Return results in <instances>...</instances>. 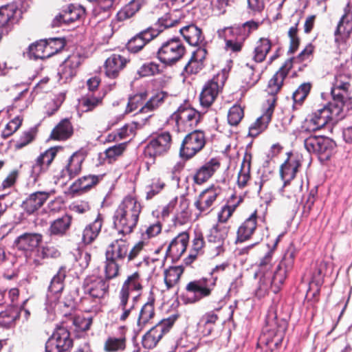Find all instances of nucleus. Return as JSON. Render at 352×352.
Segmentation results:
<instances>
[{
  "instance_id": "bb28decb",
  "label": "nucleus",
  "mask_w": 352,
  "mask_h": 352,
  "mask_svg": "<svg viewBox=\"0 0 352 352\" xmlns=\"http://www.w3.org/2000/svg\"><path fill=\"white\" fill-rule=\"evenodd\" d=\"M189 238L188 232L179 233L168 244L166 250V256L170 258L173 261H178L186 251Z\"/></svg>"
},
{
  "instance_id": "774afa93",
  "label": "nucleus",
  "mask_w": 352,
  "mask_h": 352,
  "mask_svg": "<svg viewBox=\"0 0 352 352\" xmlns=\"http://www.w3.org/2000/svg\"><path fill=\"white\" fill-rule=\"evenodd\" d=\"M273 251L269 250L264 256H263L258 263V273L265 276L268 274L269 271L271 270L273 265Z\"/></svg>"
},
{
  "instance_id": "37998d69",
  "label": "nucleus",
  "mask_w": 352,
  "mask_h": 352,
  "mask_svg": "<svg viewBox=\"0 0 352 352\" xmlns=\"http://www.w3.org/2000/svg\"><path fill=\"white\" fill-rule=\"evenodd\" d=\"M205 240L201 232H195L191 242V248L188 256L185 258L184 263L186 265H191L199 255L204 253Z\"/></svg>"
},
{
  "instance_id": "39448f33",
  "label": "nucleus",
  "mask_w": 352,
  "mask_h": 352,
  "mask_svg": "<svg viewBox=\"0 0 352 352\" xmlns=\"http://www.w3.org/2000/svg\"><path fill=\"white\" fill-rule=\"evenodd\" d=\"M145 245L146 243L143 240L138 241L131 247L130 242L126 239H114L107 246L104 256L122 263H128L138 257Z\"/></svg>"
},
{
  "instance_id": "412c9836",
  "label": "nucleus",
  "mask_w": 352,
  "mask_h": 352,
  "mask_svg": "<svg viewBox=\"0 0 352 352\" xmlns=\"http://www.w3.org/2000/svg\"><path fill=\"white\" fill-rule=\"evenodd\" d=\"M43 236L38 232H25L14 241V248L21 252L26 258L32 256L35 250L41 245Z\"/></svg>"
},
{
  "instance_id": "4c0bfd02",
  "label": "nucleus",
  "mask_w": 352,
  "mask_h": 352,
  "mask_svg": "<svg viewBox=\"0 0 352 352\" xmlns=\"http://www.w3.org/2000/svg\"><path fill=\"white\" fill-rule=\"evenodd\" d=\"M103 223V217L98 214L92 222L85 227L82 234V241L85 245H91L95 241L101 232Z\"/></svg>"
},
{
  "instance_id": "393cba45",
  "label": "nucleus",
  "mask_w": 352,
  "mask_h": 352,
  "mask_svg": "<svg viewBox=\"0 0 352 352\" xmlns=\"http://www.w3.org/2000/svg\"><path fill=\"white\" fill-rule=\"evenodd\" d=\"M352 33V9L350 3L344 8V14L340 18L335 30V42L339 45L346 44Z\"/></svg>"
},
{
  "instance_id": "dca6fc26",
  "label": "nucleus",
  "mask_w": 352,
  "mask_h": 352,
  "mask_svg": "<svg viewBox=\"0 0 352 352\" xmlns=\"http://www.w3.org/2000/svg\"><path fill=\"white\" fill-rule=\"evenodd\" d=\"M87 155L88 152L83 148L74 152L64 163L57 175L58 179L72 180L78 176L82 170V165Z\"/></svg>"
},
{
  "instance_id": "3c124183",
  "label": "nucleus",
  "mask_w": 352,
  "mask_h": 352,
  "mask_svg": "<svg viewBox=\"0 0 352 352\" xmlns=\"http://www.w3.org/2000/svg\"><path fill=\"white\" fill-rule=\"evenodd\" d=\"M256 66L257 64L254 63H247L243 68V82L248 88L254 86L261 78V75L263 72L256 74Z\"/></svg>"
},
{
  "instance_id": "5701e85b",
  "label": "nucleus",
  "mask_w": 352,
  "mask_h": 352,
  "mask_svg": "<svg viewBox=\"0 0 352 352\" xmlns=\"http://www.w3.org/2000/svg\"><path fill=\"white\" fill-rule=\"evenodd\" d=\"M305 147L309 153L326 154L328 158L336 148V142L324 135H310L304 142Z\"/></svg>"
},
{
  "instance_id": "20e7f679",
  "label": "nucleus",
  "mask_w": 352,
  "mask_h": 352,
  "mask_svg": "<svg viewBox=\"0 0 352 352\" xmlns=\"http://www.w3.org/2000/svg\"><path fill=\"white\" fill-rule=\"evenodd\" d=\"M83 289L85 295L92 299V305H87L89 299L85 297L81 300L82 306L86 312L96 311L102 300L109 294V283L101 276H90L85 279Z\"/></svg>"
},
{
  "instance_id": "c03bdc74",
  "label": "nucleus",
  "mask_w": 352,
  "mask_h": 352,
  "mask_svg": "<svg viewBox=\"0 0 352 352\" xmlns=\"http://www.w3.org/2000/svg\"><path fill=\"white\" fill-rule=\"evenodd\" d=\"M148 0H131L120 10L116 17L118 21H124L133 16L143 6L147 4Z\"/></svg>"
},
{
  "instance_id": "7ed1b4c3",
  "label": "nucleus",
  "mask_w": 352,
  "mask_h": 352,
  "mask_svg": "<svg viewBox=\"0 0 352 352\" xmlns=\"http://www.w3.org/2000/svg\"><path fill=\"white\" fill-rule=\"evenodd\" d=\"M261 23L254 20L248 21L242 24H234L225 27L217 31L218 36L225 41V49L233 53L241 52L245 41L256 31Z\"/></svg>"
},
{
  "instance_id": "cd10ccee",
  "label": "nucleus",
  "mask_w": 352,
  "mask_h": 352,
  "mask_svg": "<svg viewBox=\"0 0 352 352\" xmlns=\"http://www.w3.org/2000/svg\"><path fill=\"white\" fill-rule=\"evenodd\" d=\"M258 218V211L255 210L239 225L236 230V243H244L252 238L257 228Z\"/></svg>"
},
{
  "instance_id": "0e129e2a",
  "label": "nucleus",
  "mask_w": 352,
  "mask_h": 352,
  "mask_svg": "<svg viewBox=\"0 0 352 352\" xmlns=\"http://www.w3.org/2000/svg\"><path fill=\"white\" fill-rule=\"evenodd\" d=\"M300 21L298 20L293 26L288 30V36L289 38V46L287 54H293L298 49L300 44V38L298 36V24Z\"/></svg>"
},
{
  "instance_id": "0eeeda50",
  "label": "nucleus",
  "mask_w": 352,
  "mask_h": 352,
  "mask_svg": "<svg viewBox=\"0 0 352 352\" xmlns=\"http://www.w3.org/2000/svg\"><path fill=\"white\" fill-rule=\"evenodd\" d=\"M186 54V48L178 37H172L162 43L156 52V58L165 67H173Z\"/></svg>"
},
{
  "instance_id": "13d9d810",
  "label": "nucleus",
  "mask_w": 352,
  "mask_h": 352,
  "mask_svg": "<svg viewBox=\"0 0 352 352\" xmlns=\"http://www.w3.org/2000/svg\"><path fill=\"white\" fill-rule=\"evenodd\" d=\"M17 11L16 7L14 4H7L0 7V28L9 25L14 19Z\"/></svg>"
},
{
  "instance_id": "f257e3e1",
  "label": "nucleus",
  "mask_w": 352,
  "mask_h": 352,
  "mask_svg": "<svg viewBox=\"0 0 352 352\" xmlns=\"http://www.w3.org/2000/svg\"><path fill=\"white\" fill-rule=\"evenodd\" d=\"M142 210V206L135 196L124 197L113 214V223L119 234L126 236L134 232Z\"/></svg>"
},
{
  "instance_id": "ddd939ff",
  "label": "nucleus",
  "mask_w": 352,
  "mask_h": 352,
  "mask_svg": "<svg viewBox=\"0 0 352 352\" xmlns=\"http://www.w3.org/2000/svg\"><path fill=\"white\" fill-rule=\"evenodd\" d=\"M288 273L285 269L277 265L272 275L269 273L267 275L261 276L256 292V295L260 297L264 296L270 289L274 294L278 293L284 284Z\"/></svg>"
},
{
  "instance_id": "a878e982",
  "label": "nucleus",
  "mask_w": 352,
  "mask_h": 352,
  "mask_svg": "<svg viewBox=\"0 0 352 352\" xmlns=\"http://www.w3.org/2000/svg\"><path fill=\"white\" fill-rule=\"evenodd\" d=\"M221 162L217 157H212L197 168L192 176V181L197 185L206 183L220 169Z\"/></svg>"
},
{
  "instance_id": "2eb2a0df",
  "label": "nucleus",
  "mask_w": 352,
  "mask_h": 352,
  "mask_svg": "<svg viewBox=\"0 0 352 352\" xmlns=\"http://www.w3.org/2000/svg\"><path fill=\"white\" fill-rule=\"evenodd\" d=\"M72 346L69 331L62 324L57 325L45 343V352H69Z\"/></svg>"
},
{
  "instance_id": "864d4df0",
  "label": "nucleus",
  "mask_w": 352,
  "mask_h": 352,
  "mask_svg": "<svg viewBox=\"0 0 352 352\" xmlns=\"http://www.w3.org/2000/svg\"><path fill=\"white\" fill-rule=\"evenodd\" d=\"M167 97L168 94L166 92L163 91H157L140 109L139 113H147L157 109L164 102Z\"/></svg>"
},
{
  "instance_id": "4468645a",
  "label": "nucleus",
  "mask_w": 352,
  "mask_h": 352,
  "mask_svg": "<svg viewBox=\"0 0 352 352\" xmlns=\"http://www.w3.org/2000/svg\"><path fill=\"white\" fill-rule=\"evenodd\" d=\"M226 80L225 74L221 72L214 75L204 84L199 95L200 104L202 107L208 108L214 103L222 91Z\"/></svg>"
},
{
  "instance_id": "f3484780",
  "label": "nucleus",
  "mask_w": 352,
  "mask_h": 352,
  "mask_svg": "<svg viewBox=\"0 0 352 352\" xmlns=\"http://www.w3.org/2000/svg\"><path fill=\"white\" fill-rule=\"evenodd\" d=\"M172 138L170 133H158L152 138L146 146L144 154L149 162L154 164L157 157L163 156L170 150Z\"/></svg>"
},
{
  "instance_id": "c85d7f7f",
  "label": "nucleus",
  "mask_w": 352,
  "mask_h": 352,
  "mask_svg": "<svg viewBox=\"0 0 352 352\" xmlns=\"http://www.w3.org/2000/svg\"><path fill=\"white\" fill-rule=\"evenodd\" d=\"M130 62V60L125 56L113 54L108 57L104 64V74L111 79H116L119 77L122 71Z\"/></svg>"
},
{
  "instance_id": "72a5a7b5",
  "label": "nucleus",
  "mask_w": 352,
  "mask_h": 352,
  "mask_svg": "<svg viewBox=\"0 0 352 352\" xmlns=\"http://www.w3.org/2000/svg\"><path fill=\"white\" fill-rule=\"evenodd\" d=\"M82 63V57L76 54L69 56L60 66L58 74L65 82L76 76L78 69Z\"/></svg>"
},
{
  "instance_id": "09e8293b",
  "label": "nucleus",
  "mask_w": 352,
  "mask_h": 352,
  "mask_svg": "<svg viewBox=\"0 0 352 352\" xmlns=\"http://www.w3.org/2000/svg\"><path fill=\"white\" fill-rule=\"evenodd\" d=\"M184 273L182 265L170 266L164 272V281L168 290L175 287Z\"/></svg>"
},
{
  "instance_id": "7c9ffc66",
  "label": "nucleus",
  "mask_w": 352,
  "mask_h": 352,
  "mask_svg": "<svg viewBox=\"0 0 352 352\" xmlns=\"http://www.w3.org/2000/svg\"><path fill=\"white\" fill-rule=\"evenodd\" d=\"M85 14V9L80 5L70 4L52 21V27H60L63 24H69L80 19Z\"/></svg>"
},
{
  "instance_id": "f704fd0d",
  "label": "nucleus",
  "mask_w": 352,
  "mask_h": 352,
  "mask_svg": "<svg viewBox=\"0 0 352 352\" xmlns=\"http://www.w3.org/2000/svg\"><path fill=\"white\" fill-rule=\"evenodd\" d=\"M273 42L269 37H260L255 42L252 51V61L256 64L264 63L272 50Z\"/></svg>"
},
{
  "instance_id": "c9c22d12",
  "label": "nucleus",
  "mask_w": 352,
  "mask_h": 352,
  "mask_svg": "<svg viewBox=\"0 0 352 352\" xmlns=\"http://www.w3.org/2000/svg\"><path fill=\"white\" fill-rule=\"evenodd\" d=\"M73 217L65 214L50 222L48 233L51 236L63 237L67 236L72 224Z\"/></svg>"
},
{
  "instance_id": "8fccbe9b",
  "label": "nucleus",
  "mask_w": 352,
  "mask_h": 352,
  "mask_svg": "<svg viewBox=\"0 0 352 352\" xmlns=\"http://www.w3.org/2000/svg\"><path fill=\"white\" fill-rule=\"evenodd\" d=\"M104 263L103 278L108 282L116 278L120 275L121 267L124 264L109 257H105Z\"/></svg>"
},
{
  "instance_id": "49530a36",
  "label": "nucleus",
  "mask_w": 352,
  "mask_h": 352,
  "mask_svg": "<svg viewBox=\"0 0 352 352\" xmlns=\"http://www.w3.org/2000/svg\"><path fill=\"white\" fill-rule=\"evenodd\" d=\"M219 316L213 311L204 314L200 318L198 327L204 336H210L214 331Z\"/></svg>"
},
{
  "instance_id": "a211bd4d",
  "label": "nucleus",
  "mask_w": 352,
  "mask_h": 352,
  "mask_svg": "<svg viewBox=\"0 0 352 352\" xmlns=\"http://www.w3.org/2000/svg\"><path fill=\"white\" fill-rule=\"evenodd\" d=\"M205 144L204 133H188L182 142L179 157L184 161H188L201 151Z\"/></svg>"
},
{
  "instance_id": "052dcab7",
  "label": "nucleus",
  "mask_w": 352,
  "mask_h": 352,
  "mask_svg": "<svg viewBox=\"0 0 352 352\" xmlns=\"http://www.w3.org/2000/svg\"><path fill=\"white\" fill-rule=\"evenodd\" d=\"M327 270V263L324 261H318L312 268L311 282L316 286H321L324 283V278Z\"/></svg>"
},
{
  "instance_id": "6ab92c4d",
  "label": "nucleus",
  "mask_w": 352,
  "mask_h": 352,
  "mask_svg": "<svg viewBox=\"0 0 352 352\" xmlns=\"http://www.w3.org/2000/svg\"><path fill=\"white\" fill-rule=\"evenodd\" d=\"M171 120L175 121L177 132H203L194 129L199 122V116L193 109L180 107L172 116Z\"/></svg>"
},
{
  "instance_id": "a19ab883",
  "label": "nucleus",
  "mask_w": 352,
  "mask_h": 352,
  "mask_svg": "<svg viewBox=\"0 0 352 352\" xmlns=\"http://www.w3.org/2000/svg\"><path fill=\"white\" fill-rule=\"evenodd\" d=\"M120 329L121 332L118 337L109 336L106 339L103 346V349L105 352L123 351L126 349L127 342L126 329L124 327Z\"/></svg>"
},
{
  "instance_id": "e2e57ef3",
  "label": "nucleus",
  "mask_w": 352,
  "mask_h": 352,
  "mask_svg": "<svg viewBox=\"0 0 352 352\" xmlns=\"http://www.w3.org/2000/svg\"><path fill=\"white\" fill-rule=\"evenodd\" d=\"M312 85L310 82H303L293 93L292 98L294 101V107L302 106L305 100L309 94Z\"/></svg>"
},
{
  "instance_id": "5fc2aeb1",
  "label": "nucleus",
  "mask_w": 352,
  "mask_h": 352,
  "mask_svg": "<svg viewBox=\"0 0 352 352\" xmlns=\"http://www.w3.org/2000/svg\"><path fill=\"white\" fill-rule=\"evenodd\" d=\"M72 324L74 327V331L78 334L85 333L91 329L93 324V318H86L82 315H74L71 317Z\"/></svg>"
},
{
  "instance_id": "de8ad7c7",
  "label": "nucleus",
  "mask_w": 352,
  "mask_h": 352,
  "mask_svg": "<svg viewBox=\"0 0 352 352\" xmlns=\"http://www.w3.org/2000/svg\"><path fill=\"white\" fill-rule=\"evenodd\" d=\"M252 158L251 153H245L237 178V185L240 188L245 187L250 179Z\"/></svg>"
},
{
  "instance_id": "f03ea898",
  "label": "nucleus",
  "mask_w": 352,
  "mask_h": 352,
  "mask_svg": "<svg viewBox=\"0 0 352 352\" xmlns=\"http://www.w3.org/2000/svg\"><path fill=\"white\" fill-rule=\"evenodd\" d=\"M144 289L142 274L137 270L127 276L123 282L119 292L118 310L121 311L119 319L124 322L135 308V302L138 300Z\"/></svg>"
},
{
  "instance_id": "e433bc0d",
  "label": "nucleus",
  "mask_w": 352,
  "mask_h": 352,
  "mask_svg": "<svg viewBox=\"0 0 352 352\" xmlns=\"http://www.w3.org/2000/svg\"><path fill=\"white\" fill-rule=\"evenodd\" d=\"M52 192L37 191L30 194L22 203V208L29 214L41 208L48 199Z\"/></svg>"
},
{
  "instance_id": "69168bd1",
  "label": "nucleus",
  "mask_w": 352,
  "mask_h": 352,
  "mask_svg": "<svg viewBox=\"0 0 352 352\" xmlns=\"http://www.w3.org/2000/svg\"><path fill=\"white\" fill-rule=\"evenodd\" d=\"M315 50L316 46L314 45L311 43H308L297 56L291 57L288 59H292V66L294 63H311L314 57Z\"/></svg>"
},
{
  "instance_id": "6e6d98bb",
  "label": "nucleus",
  "mask_w": 352,
  "mask_h": 352,
  "mask_svg": "<svg viewBox=\"0 0 352 352\" xmlns=\"http://www.w3.org/2000/svg\"><path fill=\"white\" fill-rule=\"evenodd\" d=\"M80 102L83 111L89 112L102 104L103 97L100 95L96 96L94 94H87L82 97Z\"/></svg>"
},
{
  "instance_id": "4be33fe9",
  "label": "nucleus",
  "mask_w": 352,
  "mask_h": 352,
  "mask_svg": "<svg viewBox=\"0 0 352 352\" xmlns=\"http://www.w3.org/2000/svg\"><path fill=\"white\" fill-rule=\"evenodd\" d=\"M161 33V30H155L154 27H148L131 37L128 41L126 48L130 53L137 54Z\"/></svg>"
},
{
  "instance_id": "4d7b16f0",
  "label": "nucleus",
  "mask_w": 352,
  "mask_h": 352,
  "mask_svg": "<svg viewBox=\"0 0 352 352\" xmlns=\"http://www.w3.org/2000/svg\"><path fill=\"white\" fill-rule=\"evenodd\" d=\"M45 40L49 58L62 52L67 45V41L64 37H54Z\"/></svg>"
},
{
  "instance_id": "473e14b6",
  "label": "nucleus",
  "mask_w": 352,
  "mask_h": 352,
  "mask_svg": "<svg viewBox=\"0 0 352 352\" xmlns=\"http://www.w3.org/2000/svg\"><path fill=\"white\" fill-rule=\"evenodd\" d=\"M155 296L153 291L147 298V301L143 304L139 311L137 324L139 327L143 328L151 324L156 316Z\"/></svg>"
},
{
  "instance_id": "2f4dec72",
  "label": "nucleus",
  "mask_w": 352,
  "mask_h": 352,
  "mask_svg": "<svg viewBox=\"0 0 352 352\" xmlns=\"http://www.w3.org/2000/svg\"><path fill=\"white\" fill-rule=\"evenodd\" d=\"M60 146H52L41 153L35 160L32 166V173L36 175L45 172L52 164L58 152L63 150Z\"/></svg>"
},
{
  "instance_id": "6e6552de",
  "label": "nucleus",
  "mask_w": 352,
  "mask_h": 352,
  "mask_svg": "<svg viewBox=\"0 0 352 352\" xmlns=\"http://www.w3.org/2000/svg\"><path fill=\"white\" fill-rule=\"evenodd\" d=\"M179 318V314H174L162 319L152 327L142 338L143 348L148 350L155 348L163 338L170 332Z\"/></svg>"
},
{
  "instance_id": "79ce46f5",
  "label": "nucleus",
  "mask_w": 352,
  "mask_h": 352,
  "mask_svg": "<svg viewBox=\"0 0 352 352\" xmlns=\"http://www.w3.org/2000/svg\"><path fill=\"white\" fill-rule=\"evenodd\" d=\"M268 107L264 113L258 117L256 121L250 126V131H256L257 132H263L267 129V126L272 120L274 113L276 99L274 98L272 101L268 100Z\"/></svg>"
},
{
  "instance_id": "a18cd8bd",
  "label": "nucleus",
  "mask_w": 352,
  "mask_h": 352,
  "mask_svg": "<svg viewBox=\"0 0 352 352\" xmlns=\"http://www.w3.org/2000/svg\"><path fill=\"white\" fill-rule=\"evenodd\" d=\"M67 269L65 265L60 266L53 276L48 286V292L53 294H60L65 288V280L67 274Z\"/></svg>"
},
{
  "instance_id": "bf43d9fd",
  "label": "nucleus",
  "mask_w": 352,
  "mask_h": 352,
  "mask_svg": "<svg viewBox=\"0 0 352 352\" xmlns=\"http://www.w3.org/2000/svg\"><path fill=\"white\" fill-rule=\"evenodd\" d=\"M128 142H124L109 146L104 151L105 159L109 164L115 162L118 157L122 156L127 147Z\"/></svg>"
},
{
  "instance_id": "680f3d73",
  "label": "nucleus",
  "mask_w": 352,
  "mask_h": 352,
  "mask_svg": "<svg viewBox=\"0 0 352 352\" xmlns=\"http://www.w3.org/2000/svg\"><path fill=\"white\" fill-rule=\"evenodd\" d=\"M147 97V91H142L130 96L125 109V113H131L137 110L139 107L141 109L142 107L144 105Z\"/></svg>"
},
{
  "instance_id": "b1692460",
  "label": "nucleus",
  "mask_w": 352,
  "mask_h": 352,
  "mask_svg": "<svg viewBox=\"0 0 352 352\" xmlns=\"http://www.w3.org/2000/svg\"><path fill=\"white\" fill-rule=\"evenodd\" d=\"M292 69V59H287L269 80L267 86V92L272 96V100L282 89L284 81Z\"/></svg>"
},
{
  "instance_id": "ea45409f",
  "label": "nucleus",
  "mask_w": 352,
  "mask_h": 352,
  "mask_svg": "<svg viewBox=\"0 0 352 352\" xmlns=\"http://www.w3.org/2000/svg\"><path fill=\"white\" fill-rule=\"evenodd\" d=\"M180 34L184 40L190 45H201L204 42V35L201 28L195 24H190L182 28L179 30Z\"/></svg>"
},
{
  "instance_id": "338daca9",
  "label": "nucleus",
  "mask_w": 352,
  "mask_h": 352,
  "mask_svg": "<svg viewBox=\"0 0 352 352\" xmlns=\"http://www.w3.org/2000/svg\"><path fill=\"white\" fill-rule=\"evenodd\" d=\"M36 133H21L19 137L12 140L15 150H20L29 145L36 139Z\"/></svg>"
},
{
  "instance_id": "603ef678",
  "label": "nucleus",
  "mask_w": 352,
  "mask_h": 352,
  "mask_svg": "<svg viewBox=\"0 0 352 352\" xmlns=\"http://www.w3.org/2000/svg\"><path fill=\"white\" fill-rule=\"evenodd\" d=\"M28 56L34 59H46L49 58L45 39H41L32 43L28 47Z\"/></svg>"
},
{
  "instance_id": "c756f323",
  "label": "nucleus",
  "mask_w": 352,
  "mask_h": 352,
  "mask_svg": "<svg viewBox=\"0 0 352 352\" xmlns=\"http://www.w3.org/2000/svg\"><path fill=\"white\" fill-rule=\"evenodd\" d=\"M103 179V175L89 174L78 177L69 186L74 195H81L95 188Z\"/></svg>"
},
{
  "instance_id": "1a4fd4ad",
  "label": "nucleus",
  "mask_w": 352,
  "mask_h": 352,
  "mask_svg": "<svg viewBox=\"0 0 352 352\" xmlns=\"http://www.w3.org/2000/svg\"><path fill=\"white\" fill-rule=\"evenodd\" d=\"M216 281L217 278H213L212 275L190 280L186 285L185 291L193 296L188 297L183 294L182 298L186 304H193L208 298L212 295L216 287Z\"/></svg>"
},
{
  "instance_id": "aec40b11",
  "label": "nucleus",
  "mask_w": 352,
  "mask_h": 352,
  "mask_svg": "<svg viewBox=\"0 0 352 352\" xmlns=\"http://www.w3.org/2000/svg\"><path fill=\"white\" fill-rule=\"evenodd\" d=\"M302 166L301 162L296 159L288 157L280 167V177L284 181L283 186L281 188V194L289 199H296L295 193H289V190L287 188L290 182L293 180L298 168Z\"/></svg>"
},
{
  "instance_id": "58836bf2",
  "label": "nucleus",
  "mask_w": 352,
  "mask_h": 352,
  "mask_svg": "<svg viewBox=\"0 0 352 352\" xmlns=\"http://www.w3.org/2000/svg\"><path fill=\"white\" fill-rule=\"evenodd\" d=\"M185 18L182 11L178 9L173 10L164 14L158 19L155 23V30H161L162 32L168 28H170L181 23Z\"/></svg>"
},
{
  "instance_id": "9d476101",
  "label": "nucleus",
  "mask_w": 352,
  "mask_h": 352,
  "mask_svg": "<svg viewBox=\"0 0 352 352\" xmlns=\"http://www.w3.org/2000/svg\"><path fill=\"white\" fill-rule=\"evenodd\" d=\"M288 322L285 319H278L276 311L272 309L267 314L265 327L263 329L264 336L266 337V344L274 343L275 348L282 344Z\"/></svg>"
},
{
  "instance_id": "f8f14e48",
  "label": "nucleus",
  "mask_w": 352,
  "mask_h": 352,
  "mask_svg": "<svg viewBox=\"0 0 352 352\" xmlns=\"http://www.w3.org/2000/svg\"><path fill=\"white\" fill-rule=\"evenodd\" d=\"M222 192V188L214 184L201 191L194 202V206L199 211V215L210 214L215 208Z\"/></svg>"
},
{
  "instance_id": "9b49d317",
  "label": "nucleus",
  "mask_w": 352,
  "mask_h": 352,
  "mask_svg": "<svg viewBox=\"0 0 352 352\" xmlns=\"http://www.w3.org/2000/svg\"><path fill=\"white\" fill-rule=\"evenodd\" d=\"M346 76H336L331 89V100L330 102L340 107L346 112L352 109V96L349 91L351 83L345 80Z\"/></svg>"
},
{
  "instance_id": "423d86ee",
  "label": "nucleus",
  "mask_w": 352,
  "mask_h": 352,
  "mask_svg": "<svg viewBox=\"0 0 352 352\" xmlns=\"http://www.w3.org/2000/svg\"><path fill=\"white\" fill-rule=\"evenodd\" d=\"M346 111L340 107H337L335 104L329 102L321 108L314 111L309 120L312 128L307 129V132H313L326 127L332 132L333 126L338 121L344 117Z\"/></svg>"
}]
</instances>
